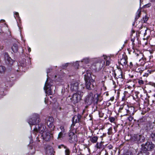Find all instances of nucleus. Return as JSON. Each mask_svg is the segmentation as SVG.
<instances>
[{
  "mask_svg": "<svg viewBox=\"0 0 155 155\" xmlns=\"http://www.w3.org/2000/svg\"><path fill=\"white\" fill-rule=\"evenodd\" d=\"M102 98L101 95L98 93L93 94L92 91L88 92L85 97V103L87 105H91L92 103L94 105L97 104L99 102L101 101Z\"/></svg>",
  "mask_w": 155,
  "mask_h": 155,
  "instance_id": "obj_1",
  "label": "nucleus"
},
{
  "mask_svg": "<svg viewBox=\"0 0 155 155\" xmlns=\"http://www.w3.org/2000/svg\"><path fill=\"white\" fill-rule=\"evenodd\" d=\"M40 121L39 115L37 114H34L32 115L31 117L28 121L30 126L35 125L39 123Z\"/></svg>",
  "mask_w": 155,
  "mask_h": 155,
  "instance_id": "obj_2",
  "label": "nucleus"
},
{
  "mask_svg": "<svg viewBox=\"0 0 155 155\" xmlns=\"http://www.w3.org/2000/svg\"><path fill=\"white\" fill-rule=\"evenodd\" d=\"M155 145L152 142H147L145 144H143L141 145V148L146 152L150 153L149 151H152L155 147Z\"/></svg>",
  "mask_w": 155,
  "mask_h": 155,
  "instance_id": "obj_3",
  "label": "nucleus"
},
{
  "mask_svg": "<svg viewBox=\"0 0 155 155\" xmlns=\"http://www.w3.org/2000/svg\"><path fill=\"white\" fill-rule=\"evenodd\" d=\"M80 87L79 86L78 82H72L71 84L70 90L72 91L77 92V93H83L82 90L84 87L82 85H80Z\"/></svg>",
  "mask_w": 155,
  "mask_h": 155,
  "instance_id": "obj_4",
  "label": "nucleus"
},
{
  "mask_svg": "<svg viewBox=\"0 0 155 155\" xmlns=\"http://www.w3.org/2000/svg\"><path fill=\"white\" fill-rule=\"evenodd\" d=\"M130 140L132 142L139 143L144 141V138L141 135L135 134L131 136Z\"/></svg>",
  "mask_w": 155,
  "mask_h": 155,
  "instance_id": "obj_5",
  "label": "nucleus"
},
{
  "mask_svg": "<svg viewBox=\"0 0 155 155\" xmlns=\"http://www.w3.org/2000/svg\"><path fill=\"white\" fill-rule=\"evenodd\" d=\"M45 127L43 124H39L38 125L36 126L35 128L34 129L33 133L35 134L38 132L42 134L45 131Z\"/></svg>",
  "mask_w": 155,
  "mask_h": 155,
  "instance_id": "obj_6",
  "label": "nucleus"
},
{
  "mask_svg": "<svg viewBox=\"0 0 155 155\" xmlns=\"http://www.w3.org/2000/svg\"><path fill=\"white\" fill-rule=\"evenodd\" d=\"M81 93H77L73 94L72 97L70 98L71 102L74 104L78 103L80 100Z\"/></svg>",
  "mask_w": 155,
  "mask_h": 155,
  "instance_id": "obj_7",
  "label": "nucleus"
},
{
  "mask_svg": "<svg viewBox=\"0 0 155 155\" xmlns=\"http://www.w3.org/2000/svg\"><path fill=\"white\" fill-rule=\"evenodd\" d=\"M104 64V61H102L101 60H98L97 62L93 64V66L95 67V70L100 71L102 68Z\"/></svg>",
  "mask_w": 155,
  "mask_h": 155,
  "instance_id": "obj_8",
  "label": "nucleus"
},
{
  "mask_svg": "<svg viewBox=\"0 0 155 155\" xmlns=\"http://www.w3.org/2000/svg\"><path fill=\"white\" fill-rule=\"evenodd\" d=\"M85 87L87 89L89 90H92L93 92L94 91V82H92L91 81H85Z\"/></svg>",
  "mask_w": 155,
  "mask_h": 155,
  "instance_id": "obj_9",
  "label": "nucleus"
},
{
  "mask_svg": "<svg viewBox=\"0 0 155 155\" xmlns=\"http://www.w3.org/2000/svg\"><path fill=\"white\" fill-rule=\"evenodd\" d=\"M84 78L85 82L91 81L92 82H94L95 81L94 79L92 78L91 73L89 71H87L86 73L84 74Z\"/></svg>",
  "mask_w": 155,
  "mask_h": 155,
  "instance_id": "obj_10",
  "label": "nucleus"
},
{
  "mask_svg": "<svg viewBox=\"0 0 155 155\" xmlns=\"http://www.w3.org/2000/svg\"><path fill=\"white\" fill-rule=\"evenodd\" d=\"M82 117L81 115L79 114L77 115H74L72 118V124L74 125L75 123H79L81 121V119Z\"/></svg>",
  "mask_w": 155,
  "mask_h": 155,
  "instance_id": "obj_11",
  "label": "nucleus"
},
{
  "mask_svg": "<svg viewBox=\"0 0 155 155\" xmlns=\"http://www.w3.org/2000/svg\"><path fill=\"white\" fill-rule=\"evenodd\" d=\"M75 135L73 132H71L68 134V141L71 143L76 142V138H75Z\"/></svg>",
  "mask_w": 155,
  "mask_h": 155,
  "instance_id": "obj_12",
  "label": "nucleus"
},
{
  "mask_svg": "<svg viewBox=\"0 0 155 155\" xmlns=\"http://www.w3.org/2000/svg\"><path fill=\"white\" fill-rule=\"evenodd\" d=\"M54 119L52 117H49L47 120V125L49 128L54 127L53 125V122Z\"/></svg>",
  "mask_w": 155,
  "mask_h": 155,
  "instance_id": "obj_13",
  "label": "nucleus"
},
{
  "mask_svg": "<svg viewBox=\"0 0 155 155\" xmlns=\"http://www.w3.org/2000/svg\"><path fill=\"white\" fill-rule=\"evenodd\" d=\"M48 82V78H47L45 84L44 89L46 91L48 92V93H49L50 95H51L52 94L51 87L47 83Z\"/></svg>",
  "mask_w": 155,
  "mask_h": 155,
  "instance_id": "obj_14",
  "label": "nucleus"
},
{
  "mask_svg": "<svg viewBox=\"0 0 155 155\" xmlns=\"http://www.w3.org/2000/svg\"><path fill=\"white\" fill-rule=\"evenodd\" d=\"M127 63V58L126 57L125 58L124 57H123L119 61V63L120 64L123 66L124 65H126Z\"/></svg>",
  "mask_w": 155,
  "mask_h": 155,
  "instance_id": "obj_15",
  "label": "nucleus"
},
{
  "mask_svg": "<svg viewBox=\"0 0 155 155\" xmlns=\"http://www.w3.org/2000/svg\"><path fill=\"white\" fill-rule=\"evenodd\" d=\"M43 136L44 139L46 141H49L51 137V134L49 132H46L45 135H43Z\"/></svg>",
  "mask_w": 155,
  "mask_h": 155,
  "instance_id": "obj_16",
  "label": "nucleus"
},
{
  "mask_svg": "<svg viewBox=\"0 0 155 155\" xmlns=\"http://www.w3.org/2000/svg\"><path fill=\"white\" fill-rule=\"evenodd\" d=\"M128 109L129 114L131 115H134L135 112L134 107L132 106H128Z\"/></svg>",
  "mask_w": 155,
  "mask_h": 155,
  "instance_id": "obj_17",
  "label": "nucleus"
},
{
  "mask_svg": "<svg viewBox=\"0 0 155 155\" xmlns=\"http://www.w3.org/2000/svg\"><path fill=\"white\" fill-rule=\"evenodd\" d=\"M98 137L97 136H93L90 137V140L93 143H97Z\"/></svg>",
  "mask_w": 155,
  "mask_h": 155,
  "instance_id": "obj_18",
  "label": "nucleus"
},
{
  "mask_svg": "<svg viewBox=\"0 0 155 155\" xmlns=\"http://www.w3.org/2000/svg\"><path fill=\"white\" fill-rule=\"evenodd\" d=\"M12 50L13 52L16 53L18 50V46L16 43H14L12 47Z\"/></svg>",
  "mask_w": 155,
  "mask_h": 155,
  "instance_id": "obj_19",
  "label": "nucleus"
},
{
  "mask_svg": "<svg viewBox=\"0 0 155 155\" xmlns=\"http://www.w3.org/2000/svg\"><path fill=\"white\" fill-rule=\"evenodd\" d=\"M141 7H140L137 11V15H136L135 18V21L137 20L140 17V15L141 13Z\"/></svg>",
  "mask_w": 155,
  "mask_h": 155,
  "instance_id": "obj_20",
  "label": "nucleus"
},
{
  "mask_svg": "<svg viewBox=\"0 0 155 155\" xmlns=\"http://www.w3.org/2000/svg\"><path fill=\"white\" fill-rule=\"evenodd\" d=\"M122 109H124V110H126V113H124V114L123 115L124 116H127L129 115V111L128 110V105H127L124 104V107L122 108Z\"/></svg>",
  "mask_w": 155,
  "mask_h": 155,
  "instance_id": "obj_21",
  "label": "nucleus"
},
{
  "mask_svg": "<svg viewBox=\"0 0 155 155\" xmlns=\"http://www.w3.org/2000/svg\"><path fill=\"white\" fill-rule=\"evenodd\" d=\"M150 153L146 152L141 148V151L137 154V155H150Z\"/></svg>",
  "mask_w": 155,
  "mask_h": 155,
  "instance_id": "obj_22",
  "label": "nucleus"
},
{
  "mask_svg": "<svg viewBox=\"0 0 155 155\" xmlns=\"http://www.w3.org/2000/svg\"><path fill=\"white\" fill-rule=\"evenodd\" d=\"M104 59L106 60V66H109L110 64V57H107V56H104Z\"/></svg>",
  "mask_w": 155,
  "mask_h": 155,
  "instance_id": "obj_23",
  "label": "nucleus"
},
{
  "mask_svg": "<svg viewBox=\"0 0 155 155\" xmlns=\"http://www.w3.org/2000/svg\"><path fill=\"white\" fill-rule=\"evenodd\" d=\"M146 127L145 128L147 130H150L153 129V127L152 126L150 123L148 122L146 123Z\"/></svg>",
  "mask_w": 155,
  "mask_h": 155,
  "instance_id": "obj_24",
  "label": "nucleus"
},
{
  "mask_svg": "<svg viewBox=\"0 0 155 155\" xmlns=\"http://www.w3.org/2000/svg\"><path fill=\"white\" fill-rule=\"evenodd\" d=\"M150 138L151 140L155 142V133H152L150 135Z\"/></svg>",
  "mask_w": 155,
  "mask_h": 155,
  "instance_id": "obj_25",
  "label": "nucleus"
},
{
  "mask_svg": "<svg viewBox=\"0 0 155 155\" xmlns=\"http://www.w3.org/2000/svg\"><path fill=\"white\" fill-rule=\"evenodd\" d=\"M124 107V104L121 105L120 106L119 110V112L120 113H123V115L124 114V113H126V110H124V109H122Z\"/></svg>",
  "mask_w": 155,
  "mask_h": 155,
  "instance_id": "obj_26",
  "label": "nucleus"
},
{
  "mask_svg": "<svg viewBox=\"0 0 155 155\" xmlns=\"http://www.w3.org/2000/svg\"><path fill=\"white\" fill-rule=\"evenodd\" d=\"M5 67L2 66H0V73L2 74L5 72Z\"/></svg>",
  "mask_w": 155,
  "mask_h": 155,
  "instance_id": "obj_27",
  "label": "nucleus"
},
{
  "mask_svg": "<svg viewBox=\"0 0 155 155\" xmlns=\"http://www.w3.org/2000/svg\"><path fill=\"white\" fill-rule=\"evenodd\" d=\"M90 61L89 59L88 58H86L83 59L81 61V62H83L85 64H87L89 63Z\"/></svg>",
  "mask_w": 155,
  "mask_h": 155,
  "instance_id": "obj_28",
  "label": "nucleus"
},
{
  "mask_svg": "<svg viewBox=\"0 0 155 155\" xmlns=\"http://www.w3.org/2000/svg\"><path fill=\"white\" fill-rule=\"evenodd\" d=\"M117 82H118L119 81H121L122 82L123 81L124 79L123 78V76L122 72L121 73L120 75L119 76V77L117 79Z\"/></svg>",
  "mask_w": 155,
  "mask_h": 155,
  "instance_id": "obj_29",
  "label": "nucleus"
},
{
  "mask_svg": "<svg viewBox=\"0 0 155 155\" xmlns=\"http://www.w3.org/2000/svg\"><path fill=\"white\" fill-rule=\"evenodd\" d=\"M153 72V71H151V70L150 71V70H148L147 71V73H145L143 75L144 77H147L149 74H150L151 72Z\"/></svg>",
  "mask_w": 155,
  "mask_h": 155,
  "instance_id": "obj_30",
  "label": "nucleus"
},
{
  "mask_svg": "<svg viewBox=\"0 0 155 155\" xmlns=\"http://www.w3.org/2000/svg\"><path fill=\"white\" fill-rule=\"evenodd\" d=\"M95 147L98 149H101L102 148V145L101 143H98L97 142L96 143Z\"/></svg>",
  "mask_w": 155,
  "mask_h": 155,
  "instance_id": "obj_31",
  "label": "nucleus"
},
{
  "mask_svg": "<svg viewBox=\"0 0 155 155\" xmlns=\"http://www.w3.org/2000/svg\"><path fill=\"white\" fill-rule=\"evenodd\" d=\"M138 82L140 85H142L144 84V81L142 79H137Z\"/></svg>",
  "mask_w": 155,
  "mask_h": 155,
  "instance_id": "obj_32",
  "label": "nucleus"
},
{
  "mask_svg": "<svg viewBox=\"0 0 155 155\" xmlns=\"http://www.w3.org/2000/svg\"><path fill=\"white\" fill-rule=\"evenodd\" d=\"M112 127H110L108 129L107 134L109 135H110L112 134Z\"/></svg>",
  "mask_w": 155,
  "mask_h": 155,
  "instance_id": "obj_33",
  "label": "nucleus"
},
{
  "mask_svg": "<svg viewBox=\"0 0 155 155\" xmlns=\"http://www.w3.org/2000/svg\"><path fill=\"white\" fill-rule=\"evenodd\" d=\"M151 5V3H148L145 5H144L143 7V8H147L150 7Z\"/></svg>",
  "mask_w": 155,
  "mask_h": 155,
  "instance_id": "obj_34",
  "label": "nucleus"
},
{
  "mask_svg": "<svg viewBox=\"0 0 155 155\" xmlns=\"http://www.w3.org/2000/svg\"><path fill=\"white\" fill-rule=\"evenodd\" d=\"M63 133L62 132H61L59 133L58 137V139H60L62 137Z\"/></svg>",
  "mask_w": 155,
  "mask_h": 155,
  "instance_id": "obj_35",
  "label": "nucleus"
},
{
  "mask_svg": "<svg viewBox=\"0 0 155 155\" xmlns=\"http://www.w3.org/2000/svg\"><path fill=\"white\" fill-rule=\"evenodd\" d=\"M134 117L132 116V115H130V116L127 118V120H128L129 122H131L133 119Z\"/></svg>",
  "mask_w": 155,
  "mask_h": 155,
  "instance_id": "obj_36",
  "label": "nucleus"
},
{
  "mask_svg": "<svg viewBox=\"0 0 155 155\" xmlns=\"http://www.w3.org/2000/svg\"><path fill=\"white\" fill-rule=\"evenodd\" d=\"M109 120L110 122L111 123H112L114 122V121H115V118L114 117H110L109 118Z\"/></svg>",
  "mask_w": 155,
  "mask_h": 155,
  "instance_id": "obj_37",
  "label": "nucleus"
},
{
  "mask_svg": "<svg viewBox=\"0 0 155 155\" xmlns=\"http://www.w3.org/2000/svg\"><path fill=\"white\" fill-rule=\"evenodd\" d=\"M6 61L7 60L8 61V63H10L11 61H12V59L9 56L8 58H7Z\"/></svg>",
  "mask_w": 155,
  "mask_h": 155,
  "instance_id": "obj_38",
  "label": "nucleus"
},
{
  "mask_svg": "<svg viewBox=\"0 0 155 155\" xmlns=\"http://www.w3.org/2000/svg\"><path fill=\"white\" fill-rule=\"evenodd\" d=\"M143 21L144 23H146V21L148 20V18L147 17V16H145L143 18Z\"/></svg>",
  "mask_w": 155,
  "mask_h": 155,
  "instance_id": "obj_39",
  "label": "nucleus"
},
{
  "mask_svg": "<svg viewBox=\"0 0 155 155\" xmlns=\"http://www.w3.org/2000/svg\"><path fill=\"white\" fill-rule=\"evenodd\" d=\"M4 56L5 60H6L7 58H8V57H9V55L7 53H5Z\"/></svg>",
  "mask_w": 155,
  "mask_h": 155,
  "instance_id": "obj_40",
  "label": "nucleus"
},
{
  "mask_svg": "<svg viewBox=\"0 0 155 155\" xmlns=\"http://www.w3.org/2000/svg\"><path fill=\"white\" fill-rule=\"evenodd\" d=\"M134 41H135L134 38H132L131 39V41L132 42V44L133 46L134 45H135V44L134 43Z\"/></svg>",
  "mask_w": 155,
  "mask_h": 155,
  "instance_id": "obj_41",
  "label": "nucleus"
},
{
  "mask_svg": "<svg viewBox=\"0 0 155 155\" xmlns=\"http://www.w3.org/2000/svg\"><path fill=\"white\" fill-rule=\"evenodd\" d=\"M150 84L155 88V83L153 82H150Z\"/></svg>",
  "mask_w": 155,
  "mask_h": 155,
  "instance_id": "obj_42",
  "label": "nucleus"
},
{
  "mask_svg": "<svg viewBox=\"0 0 155 155\" xmlns=\"http://www.w3.org/2000/svg\"><path fill=\"white\" fill-rule=\"evenodd\" d=\"M60 129L61 130V132H64V127L63 126H61L60 127Z\"/></svg>",
  "mask_w": 155,
  "mask_h": 155,
  "instance_id": "obj_43",
  "label": "nucleus"
},
{
  "mask_svg": "<svg viewBox=\"0 0 155 155\" xmlns=\"http://www.w3.org/2000/svg\"><path fill=\"white\" fill-rule=\"evenodd\" d=\"M131 152H126L124 155H131Z\"/></svg>",
  "mask_w": 155,
  "mask_h": 155,
  "instance_id": "obj_44",
  "label": "nucleus"
},
{
  "mask_svg": "<svg viewBox=\"0 0 155 155\" xmlns=\"http://www.w3.org/2000/svg\"><path fill=\"white\" fill-rule=\"evenodd\" d=\"M99 116L100 117H103V114L101 112L99 111Z\"/></svg>",
  "mask_w": 155,
  "mask_h": 155,
  "instance_id": "obj_45",
  "label": "nucleus"
},
{
  "mask_svg": "<svg viewBox=\"0 0 155 155\" xmlns=\"http://www.w3.org/2000/svg\"><path fill=\"white\" fill-rule=\"evenodd\" d=\"M133 66V64L132 62H130V63L129 67L130 68H132Z\"/></svg>",
  "mask_w": 155,
  "mask_h": 155,
  "instance_id": "obj_46",
  "label": "nucleus"
},
{
  "mask_svg": "<svg viewBox=\"0 0 155 155\" xmlns=\"http://www.w3.org/2000/svg\"><path fill=\"white\" fill-rule=\"evenodd\" d=\"M15 17H18V16H19L18 13V12H15Z\"/></svg>",
  "mask_w": 155,
  "mask_h": 155,
  "instance_id": "obj_47",
  "label": "nucleus"
},
{
  "mask_svg": "<svg viewBox=\"0 0 155 155\" xmlns=\"http://www.w3.org/2000/svg\"><path fill=\"white\" fill-rule=\"evenodd\" d=\"M140 7H141L142 2H143V0H140Z\"/></svg>",
  "mask_w": 155,
  "mask_h": 155,
  "instance_id": "obj_48",
  "label": "nucleus"
},
{
  "mask_svg": "<svg viewBox=\"0 0 155 155\" xmlns=\"http://www.w3.org/2000/svg\"><path fill=\"white\" fill-rule=\"evenodd\" d=\"M114 97H112L110 98V100L111 101H114Z\"/></svg>",
  "mask_w": 155,
  "mask_h": 155,
  "instance_id": "obj_49",
  "label": "nucleus"
},
{
  "mask_svg": "<svg viewBox=\"0 0 155 155\" xmlns=\"http://www.w3.org/2000/svg\"><path fill=\"white\" fill-rule=\"evenodd\" d=\"M84 149H87V150L88 151L90 150V149H89V148L87 147L86 146H85V147H84Z\"/></svg>",
  "mask_w": 155,
  "mask_h": 155,
  "instance_id": "obj_50",
  "label": "nucleus"
},
{
  "mask_svg": "<svg viewBox=\"0 0 155 155\" xmlns=\"http://www.w3.org/2000/svg\"><path fill=\"white\" fill-rule=\"evenodd\" d=\"M28 50L29 52H30L31 51V48L28 47Z\"/></svg>",
  "mask_w": 155,
  "mask_h": 155,
  "instance_id": "obj_51",
  "label": "nucleus"
},
{
  "mask_svg": "<svg viewBox=\"0 0 155 155\" xmlns=\"http://www.w3.org/2000/svg\"><path fill=\"white\" fill-rule=\"evenodd\" d=\"M66 155H68V150L66 149L65 150Z\"/></svg>",
  "mask_w": 155,
  "mask_h": 155,
  "instance_id": "obj_52",
  "label": "nucleus"
},
{
  "mask_svg": "<svg viewBox=\"0 0 155 155\" xmlns=\"http://www.w3.org/2000/svg\"><path fill=\"white\" fill-rule=\"evenodd\" d=\"M50 69H48V70H47V74H48V73H49L50 72Z\"/></svg>",
  "mask_w": 155,
  "mask_h": 155,
  "instance_id": "obj_53",
  "label": "nucleus"
},
{
  "mask_svg": "<svg viewBox=\"0 0 155 155\" xmlns=\"http://www.w3.org/2000/svg\"><path fill=\"white\" fill-rule=\"evenodd\" d=\"M76 67L77 68L79 66V64L78 63V62H76Z\"/></svg>",
  "mask_w": 155,
  "mask_h": 155,
  "instance_id": "obj_54",
  "label": "nucleus"
},
{
  "mask_svg": "<svg viewBox=\"0 0 155 155\" xmlns=\"http://www.w3.org/2000/svg\"><path fill=\"white\" fill-rule=\"evenodd\" d=\"M135 32V31L134 30H132L131 31V32H132V34L134 33Z\"/></svg>",
  "mask_w": 155,
  "mask_h": 155,
  "instance_id": "obj_55",
  "label": "nucleus"
},
{
  "mask_svg": "<svg viewBox=\"0 0 155 155\" xmlns=\"http://www.w3.org/2000/svg\"><path fill=\"white\" fill-rule=\"evenodd\" d=\"M125 96H124V97H122V100H124V98H125Z\"/></svg>",
  "mask_w": 155,
  "mask_h": 155,
  "instance_id": "obj_56",
  "label": "nucleus"
},
{
  "mask_svg": "<svg viewBox=\"0 0 155 155\" xmlns=\"http://www.w3.org/2000/svg\"><path fill=\"white\" fill-rule=\"evenodd\" d=\"M108 93H106V95L107 96H108Z\"/></svg>",
  "mask_w": 155,
  "mask_h": 155,
  "instance_id": "obj_57",
  "label": "nucleus"
},
{
  "mask_svg": "<svg viewBox=\"0 0 155 155\" xmlns=\"http://www.w3.org/2000/svg\"><path fill=\"white\" fill-rule=\"evenodd\" d=\"M106 134H103V136L104 137V136H106Z\"/></svg>",
  "mask_w": 155,
  "mask_h": 155,
  "instance_id": "obj_58",
  "label": "nucleus"
},
{
  "mask_svg": "<svg viewBox=\"0 0 155 155\" xmlns=\"http://www.w3.org/2000/svg\"><path fill=\"white\" fill-rule=\"evenodd\" d=\"M146 31H147V30H145V32L144 33V35H145L146 34Z\"/></svg>",
  "mask_w": 155,
  "mask_h": 155,
  "instance_id": "obj_59",
  "label": "nucleus"
},
{
  "mask_svg": "<svg viewBox=\"0 0 155 155\" xmlns=\"http://www.w3.org/2000/svg\"><path fill=\"white\" fill-rule=\"evenodd\" d=\"M143 58H141V59H140V61H143Z\"/></svg>",
  "mask_w": 155,
  "mask_h": 155,
  "instance_id": "obj_60",
  "label": "nucleus"
},
{
  "mask_svg": "<svg viewBox=\"0 0 155 155\" xmlns=\"http://www.w3.org/2000/svg\"><path fill=\"white\" fill-rule=\"evenodd\" d=\"M133 77H134V75H131V77H131V78H133Z\"/></svg>",
  "mask_w": 155,
  "mask_h": 155,
  "instance_id": "obj_61",
  "label": "nucleus"
},
{
  "mask_svg": "<svg viewBox=\"0 0 155 155\" xmlns=\"http://www.w3.org/2000/svg\"><path fill=\"white\" fill-rule=\"evenodd\" d=\"M61 147H64V148H65V147H64L63 145H61Z\"/></svg>",
  "mask_w": 155,
  "mask_h": 155,
  "instance_id": "obj_62",
  "label": "nucleus"
},
{
  "mask_svg": "<svg viewBox=\"0 0 155 155\" xmlns=\"http://www.w3.org/2000/svg\"><path fill=\"white\" fill-rule=\"evenodd\" d=\"M45 104H46V99H45Z\"/></svg>",
  "mask_w": 155,
  "mask_h": 155,
  "instance_id": "obj_63",
  "label": "nucleus"
},
{
  "mask_svg": "<svg viewBox=\"0 0 155 155\" xmlns=\"http://www.w3.org/2000/svg\"><path fill=\"white\" fill-rule=\"evenodd\" d=\"M58 148H61V146H58Z\"/></svg>",
  "mask_w": 155,
  "mask_h": 155,
  "instance_id": "obj_64",
  "label": "nucleus"
}]
</instances>
